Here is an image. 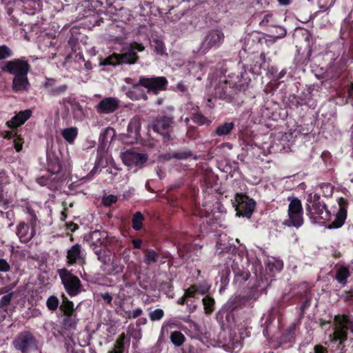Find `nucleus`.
Instances as JSON below:
<instances>
[{
	"instance_id": "nucleus-22",
	"label": "nucleus",
	"mask_w": 353,
	"mask_h": 353,
	"mask_svg": "<svg viewBox=\"0 0 353 353\" xmlns=\"http://www.w3.org/2000/svg\"><path fill=\"white\" fill-rule=\"evenodd\" d=\"M338 204L339 210L335 214L334 220L327 227L329 229H336L341 228L347 219V210L348 205L347 201L345 199L341 197L339 199Z\"/></svg>"
},
{
	"instance_id": "nucleus-42",
	"label": "nucleus",
	"mask_w": 353,
	"mask_h": 353,
	"mask_svg": "<svg viewBox=\"0 0 353 353\" xmlns=\"http://www.w3.org/2000/svg\"><path fill=\"white\" fill-rule=\"evenodd\" d=\"M14 292H10L3 295L0 299V311L3 310L6 312L7 307L10 305L12 299L13 298Z\"/></svg>"
},
{
	"instance_id": "nucleus-37",
	"label": "nucleus",
	"mask_w": 353,
	"mask_h": 353,
	"mask_svg": "<svg viewBox=\"0 0 353 353\" xmlns=\"http://www.w3.org/2000/svg\"><path fill=\"white\" fill-rule=\"evenodd\" d=\"M295 330L296 325H291L288 329H286L281 336V341L282 343H289L292 341L295 337Z\"/></svg>"
},
{
	"instance_id": "nucleus-9",
	"label": "nucleus",
	"mask_w": 353,
	"mask_h": 353,
	"mask_svg": "<svg viewBox=\"0 0 353 353\" xmlns=\"http://www.w3.org/2000/svg\"><path fill=\"white\" fill-rule=\"evenodd\" d=\"M312 287L307 282L299 283L294 289L293 298L295 300L301 301L302 303L299 307V320H301L305 314V311L311 306L312 301Z\"/></svg>"
},
{
	"instance_id": "nucleus-5",
	"label": "nucleus",
	"mask_w": 353,
	"mask_h": 353,
	"mask_svg": "<svg viewBox=\"0 0 353 353\" xmlns=\"http://www.w3.org/2000/svg\"><path fill=\"white\" fill-rule=\"evenodd\" d=\"M145 47L142 43L132 42L127 49H123L121 53L114 52L105 58L101 62L103 65L117 66L119 65H132L137 63L139 57L137 52H142Z\"/></svg>"
},
{
	"instance_id": "nucleus-27",
	"label": "nucleus",
	"mask_w": 353,
	"mask_h": 353,
	"mask_svg": "<svg viewBox=\"0 0 353 353\" xmlns=\"http://www.w3.org/2000/svg\"><path fill=\"white\" fill-rule=\"evenodd\" d=\"M312 90L309 88L305 92H302L298 95H290V101L296 108L304 105H307L312 100Z\"/></svg>"
},
{
	"instance_id": "nucleus-12",
	"label": "nucleus",
	"mask_w": 353,
	"mask_h": 353,
	"mask_svg": "<svg viewBox=\"0 0 353 353\" xmlns=\"http://www.w3.org/2000/svg\"><path fill=\"white\" fill-rule=\"evenodd\" d=\"M174 123V117L172 115L159 114L152 121L151 128L154 132L159 134L163 143L171 140L170 128Z\"/></svg>"
},
{
	"instance_id": "nucleus-25",
	"label": "nucleus",
	"mask_w": 353,
	"mask_h": 353,
	"mask_svg": "<svg viewBox=\"0 0 353 353\" xmlns=\"http://www.w3.org/2000/svg\"><path fill=\"white\" fill-rule=\"evenodd\" d=\"M148 159V157L146 154L130 150H128L123 153V161L128 165L134 164L136 166H141Z\"/></svg>"
},
{
	"instance_id": "nucleus-64",
	"label": "nucleus",
	"mask_w": 353,
	"mask_h": 353,
	"mask_svg": "<svg viewBox=\"0 0 353 353\" xmlns=\"http://www.w3.org/2000/svg\"><path fill=\"white\" fill-rule=\"evenodd\" d=\"M38 221L37 217L29 218L28 223L27 224L29 225L31 229L36 230L37 222Z\"/></svg>"
},
{
	"instance_id": "nucleus-48",
	"label": "nucleus",
	"mask_w": 353,
	"mask_h": 353,
	"mask_svg": "<svg viewBox=\"0 0 353 353\" xmlns=\"http://www.w3.org/2000/svg\"><path fill=\"white\" fill-rule=\"evenodd\" d=\"M230 274V270L227 268L225 270H223L221 272V287L220 289V291L222 289H224L226 285L229 283V275Z\"/></svg>"
},
{
	"instance_id": "nucleus-52",
	"label": "nucleus",
	"mask_w": 353,
	"mask_h": 353,
	"mask_svg": "<svg viewBox=\"0 0 353 353\" xmlns=\"http://www.w3.org/2000/svg\"><path fill=\"white\" fill-rule=\"evenodd\" d=\"M335 1L336 0H318V4L321 9L326 10L332 7Z\"/></svg>"
},
{
	"instance_id": "nucleus-50",
	"label": "nucleus",
	"mask_w": 353,
	"mask_h": 353,
	"mask_svg": "<svg viewBox=\"0 0 353 353\" xmlns=\"http://www.w3.org/2000/svg\"><path fill=\"white\" fill-rule=\"evenodd\" d=\"M118 200L117 196L113 194H110L108 196H104L102 199L103 204L105 206L110 207L112 204L115 203Z\"/></svg>"
},
{
	"instance_id": "nucleus-14",
	"label": "nucleus",
	"mask_w": 353,
	"mask_h": 353,
	"mask_svg": "<svg viewBox=\"0 0 353 353\" xmlns=\"http://www.w3.org/2000/svg\"><path fill=\"white\" fill-rule=\"evenodd\" d=\"M235 210L236 215L246 218H250L256 207L255 201L249 197L246 194L237 193L235 195Z\"/></svg>"
},
{
	"instance_id": "nucleus-11",
	"label": "nucleus",
	"mask_w": 353,
	"mask_h": 353,
	"mask_svg": "<svg viewBox=\"0 0 353 353\" xmlns=\"http://www.w3.org/2000/svg\"><path fill=\"white\" fill-rule=\"evenodd\" d=\"M287 219L283 221V225L299 229L303 225V209L301 201L298 198H293L288 205Z\"/></svg>"
},
{
	"instance_id": "nucleus-18",
	"label": "nucleus",
	"mask_w": 353,
	"mask_h": 353,
	"mask_svg": "<svg viewBox=\"0 0 353 353\" xmlns=\"http://www.w3.org/2000/svg\"><path fill=\"white\" fill-rule=\"evenodd\" d=\"M242 328H234L232 330L228 335V339L225 344L228 348L232 352H239L242 345H243V340L245 336L248 335L247 333L244 334L242 332Z\"/></svg>"
},
{
	"instance_id": "nucleus-20",
	"label": "nucleus",
	"mask_w": 353,
	"mask_h": 353,
	"mask_svg": "<svg viewBox=\"0 0 353 353\" xmlns=\"http://www.w3.org/2000/svg\"><path fill=\"white\" fill-rule=\"evenodd\" d=\"M43 88L49 95L57 97L65 94L69 89V85L67 83H58L56 79L46 78Z\"/></svg>"
},
{
	"instance_id": "nucleus-62",
	"label": "nucleus",
	"mask_w": 353,
	"mask_h": 353,
	"mask_svg": "<svg viewBox=\"0 0 353 353\" xmlns=\"http://www.w3.org/2000/svg\"><path fill=\"white\" fill-rule=\"evenodd\" d=\"M100 296L106 304H108V305L111 304L112 301V296L110 293H108V292L101 293L100 294Z\"/></svg>"
},
{
	"instance_id": "nucleus-46",
	"label": "nucleus",
	"mask_w": 353,
	"mask_h": 353,
	"mask_svg": "<svg viewBox=\"0 0 353 353\" xmlns=\"http://www.w3.org/2000/svg\"><path fill=\"white\" fill-rule=\"evenodd\" d=\"M152 46L154 47V51L158 54H163L165 52V47L163 42L160 39H154L152 41Z\"/></svg>"
},
{
	"instance_id": "nucleus-55",
	"label": "nucleus",
	"mask_w": 353,
	"mask_h": 353,
	"mask_svg": "<svg viewBox=\"0 0 353 353\" xmlns=\"http://www.w3.org/2000/svg\"><path fill=\"white\" fill-rule=\"evenodd\" d=\"M23 139L20 135H16L14 140V147L17 152H20L22 150Z\"/></svg>"
},
{
	"instance_id": "nucleus-49",
	"label": "nucleus",
	"mask_w": 353,
	"mask_h": 353,
	"mask_svg": "<svg viewBox=\"0 0 353 353\" xmlns=\"http://www.w3.org/2000/svg\"><path fill=\"white\" fill-rule=\"evenodd\" d=\"M186 137L188 139L196 140L199 137V133L197 130V128L194 126H188L187 132H186Z\"/></svg>"
},
{
	"instance_id": "nucleus-19",
	"label": "nucleus",
	"mask_w": 353,
	"mask_h": 353,
	"mask_svg": "<svg viewBox=\"0 0 353 353\" xmlns=\"http://www.w3.org/2000/svg\"><path fill=\"white\" fill-rule=\"evenodd\" d=\"M119 102L116 97H105L95 106V110L99 114H112L119 109Z\"/></svg>"
},
{
	"instance_id": "nucleus-53",
	"label": "nucleus",
	"mask_w": 353,
	"mask_h": 353,
	"mask_svg": "<svg viewBox=\"0 0 353 353\" xmlns=\"http://www.w3.org/2000/svg\"><path fill=\"white\" fill-rule=\"evenodd\" d=\"M4 190L1 184H0V204L3 205L4 209H7L8 208V205L10 203L9 200L4 196Z\"/></svg>"
},
{
	"instance_id": "nucleus-47",
	"label": "nucleus",
	"mask_w": 353,
	"mask_h": 353,
	"mask_svg": "<svg viewBox=\"0 0 353 353\" xmlns=\"http://www.w3.org/2000/svg\"><path fill=\"white\" fill-rule=\"evenodd\" d=\"M12 55L13 52L8 46L6 45L0 46V60L10 58Z\"/></svg>"
},
{
	"instance_id": "nucleus-17",
	"label": "nucleus",
	"mask_w": 353,
	"mask_h": 353,
	"mask_svg": "<svg viewBox=\"0 0 353 353\" xmlns=\"http://www.w3.org/2000/svg\"><path fill=\"white\" fill-rule=\"evenodd\" d=\"M90 248L97 255V259L103 265H107L111 261L112 250L105 241L98 239L90 244Z\"/></svg>"
},
{
	"instance_id": "nucleus-15",
	"label": "nucleus",
	"mask_w": 353,
	"mask_h": 353,
	"mask_svg": "<svg viewBox=\"0 0 353 353\" xmlns=\"http://www.w3.org/2000/svg\"><path fill=\"white\" fill-rule=\"evenodd\" d=\"M224 34L219 30H211L203 38L199 48L201 54H206L212 48H219L224 41Z\"/></svg>"
},
{
	"instance_id": "nucleus-59",
	"label": "nucleus",
	"mask_w": 353,
	"mask_h": 353,
	"mask_svg": "<svg viewBox=\"0 0 353 353\" xmlns=\"http://www.w3.org/2000/svg\"><path fill=\"white\" fill-rule=\"evenodd\" d=\"M278 73V69L276 66H268L267 69V74L270 76V78H272V80H274V77L276 76Z\"/></svg>"
},
{
	"instance_id": "nucleus-56",
	"label": "nucleus",
	"mask_w": 353,
	"mask_h": 353,
	"mask_svg": "<svg viewBox=\"0 0 353 353\" xmlns=\"http://www.w3.org/2000/svg\"><path fill=\"white\" fill-rule=\"evenodd\" d=\"M287 74V69L284 68L277 73L276 76L274 77V81L276 84L283 82V77Z\"/></svg>"
},
{
	"instance_id": "nucleus-39",
	"label": "nucleus",
	"mask_w": 353,
	"mask_h": 353,
	"mask_svg": "<svg viewBox=\"0 0 353 353\" xmlns=\"http://www.w3.org/2000/svg\"><path fill=\"white\" fill-rule=\"evenodd\" d=\"M234 279L237 281L245 282L250 277V272L248 270L242 268L234 269Z\"/></svg>"
},
{
	"instance_id": "nucleus-43",
	"label": "nucleus",
	"mask_w": 353,
	"mask_h": 353,
	"mask_svg": "<svg viewBox=\"0 0 353 353\" xmlns=\"http://www.w3.org/2000/svg\"><path fill=\"white\" fill-rule=\"evenodd\" d=\"M59 305V299L54 296H50L46 301V307L50 311H55Z\"/></svg>"
},
{
	"instance_id": "nucleus-7",
	"label": "nucleus",
	"mask_w": 353,
	"mask_h": 353,
	"mask_svg": "<svg viewBox=\"0 0 353 353\" xmlns=\"http://www.w3.org/2000/svg\"><path fill=\"white\" fill-rule=\"evenodd\" d=\"M306 211L307 216L314 223L325 224L332 218L325 203L318 194L308 196Z\"/></svg>"
},
{
	"instance_id": "nucleus-4",
	"label": "nucleus",
	"mask_w": 353,
	"mask_h": 353,
	"mask_svg": "<svg viewBox=\"0 0 353 353\" xmlns=\"http://www.w3.org/2000/svg\"><path fill=\"white\" fill-rule=\"evenodd\" d=\"M168 81L165 77H148L141 76L138 82L134 84L127 92V96L132 100L143 99L148 100V95L140 88L143 87L147 89L148 93L158 94L161 91L166 90Z\"/></svg>"
},
{
	"instance_id": "nucleus-13",
	"label": "nucleus",
	"mask_w": 353,
	"mask_h": 353,
	"mask_svg": "<svg viewBox=\"0 0 353 353\" xmlns=\"http://www.w3.org/2000/svg\"><path fill=\"white\" fill-rule=\"evenodd\" d=\"M0 68L4 72L17 76L28 74L31 66L26 58L22 57L10 61L1 62L0 63Z\"/></svg>"
},
{
	"instance_id": "nucleus-38",
	"label": "nucleus",
	"mask_w": 353,
	"mask_h": 353,
	"mask_svg": "<svg viewBox=\"0 0 353 353\" xmlns=\"http://www.w3.org/2000/svg\"><path fill=\"white\" fill-rule=\"evenodd\" d=\"M170 339L171 342L176 347H179L183 345L185 341V336L184 334L178 330L172 332L170 336Z\"/></svg>"
},
{
	"instance_id": "nucleus-34",
	"label": "nucleus",
	"mask_w": 353,
	"mask_h": 353,
	"mask_svg": "<svg viewBox=\"0 0 353 353\" xmlns=\"http://www.w3.org/2000/svg\"><path fill=\"white\" fill-rule=\"evenodd\" d=\"M126 339V336L125 333H121L114 345V348L112 350H110L108 353H124L125 350V341Z\"/></svg>"
},
{
	"instance_id": "nucleus-45",
	"label": "nucleus",
	"mask_w": 353,
	"mask_h": 353,
	"mask_svg": "<svg viewBox=\"0 0 353 353\" xmlns=\"http://www.w3.org/2000/svg\"><path fill=\"white\" fill-rule=\"evenodd\" d=\"M148 315L150 321H157L161 320L163 318L165 312L163 310L157 308L153 311H151Z\"/></svg>"
},
{
	"instance_id": "nucleus-10",
	"label": "nucleus",
	"mask_w": 353,
	"mask_h": 353,
	"mask_svg": "<svg viewBox=\"0 0 353 353\" xmlns=\"http://www.w3.org/2000/svg\"><path fill=\"white\" fill-rule=\"evenodd\" d=\"M12 345L21 353H30L39 350V341L30 331L18 333L12 341Z\"/></svg>"
},
{
	"instance_id": "nucleus-21",
	"label": "nucleus",
	"mask_w": 353,
	"mask_h": 353,
	"mask_svg": "<svg viewBox=\"0 0 353 353\" xmlns=\"http://www.w3.org/2000/svg\"><path fill=\"white\" fill-rule=\"evenodd\" d=\"M141 122L139 119L133 117L130 119L127 127V133L123 134L127 143H134L141 137Z\"/></svg>"
},
{
	"instance_id": "nucleus-8",
	"label": "nucleus",
	"mask_w": 353,
	"mask_h": 353,
	"mask_svg": "<svg viewBox=\"0 0 353 353\" xmlns=\"http://www.w3.org/2000/svg\"><path fill=\"white\" fill-rule=\"evenodd\" d=\"M57 272L65 291L70 296H76L81 292L85 291L79 278L72 273L70 270L63 268L58 269Z\"/></svg>"
},
{
	"instance_id": "nucleus-3",
	"label": "nucleus",
	"mask_w": 353,
	"mask_h": 353,
	"mask_svg": "<svg viewBox=\"0 0 353 353\" xmlns=\"http://www.w3.org/2000/svg\"><path fill=\"white\" fill-rule=\"evenodd\" d=\"M248 302V299L241 296H235L228 301L225 304V320L228 324H233L238 328L247 330L251 322L250 310L247 305Z\"/></svg>"
},
{
	"instance_id": "nucleus-16",
	"label": "nucleus",
	"mask_w": 353,
	"mask_h": 353,
	"mask_svg": "<svg viewBox=\"0 0 353 353\" xmlns=\"http://www.w3.org/2000/svg\"><path fill=\"white\" fill-rule=\"evenodd\" d=\"M336 323L333 332V340L343 342L347 339V332L351 323L350 319L347 315H336L334 316Z\"/></svg>"
},
{
	"instance_id": "nucleus-32",
	"label": "nucleus",
	"mask_w": 353,
	"mask_h": 353,
	"mask_svg": "<svg viewBox=\"0 0 353 353\" xmlns=\"http://www.w3.org/2000/svg\"><path fill=\"white\" fill-rule=\"evenodd\" d=\"M78 321L77 314L63 315L61 322L62 327L65 330H74L77 329Z\"/></svg>"
},
{
	"instance_id": "nucleus-51",
	"label": "nucleus",
	"mask_w": 353,
	"mask_h": 353,
	"mask_svg": "<svg viewBox=\"0 0 353 353\" xmlns=\"http://www.w3.org/2000/svg\"><path fill=\"white\" fill-rule=\"evenodd\" d=\"M125 318L127 319H136L140 316L143 314V310L138 307L136 310L132 311H125Z\"/></svg>"
},
{
	"instance_id": "nucleus-40",
	"label": "nucleus",
	"mask_w": 353,
	"mask_h": 353,
	"mask_svg": "<svg viewBox=\"0 0 353 353\" xmlns=\"http://www.w3.org/2000/svg\"><path fill=\"white\" fill-rule=\"evenodd\" d=\"M191 119L194 123L199 125H203L205 124L209 125L211 123V121L201 112L194 113L191 117Z\"/></svg>"
},
{
	"instance_id": "nucleus-61",
	"label": "nucleus",
	"mask_w": 353,
	"mask_h": 353,
	"mask_svg": "<svg viewBox=\"0 0 353 353\" xmlns=\"http://www.w3.org/2000/svg\"><path fill=\"white\" fill-rule=\"evenodd\" d=\"M176 91L180 92L181 93H185L188 92V86L183 81H180L176 84Z\"/></svg>"
},
{
	"instance_id": "nucleus-33",
	"label": "nucleus",
	"mask_w": 353,
	"mask_h": 353,
	"mask_svg": "<svg viewBox=\"0 0 353 353\" xmlns=\"http://www.w3.org/2000/svg\"><path fill=\"white\" fill-rule=\"evenodd\" d=\"M63 139L70 144H73L78 136V129L75 127L65 128L61 132Z\"/></svg>"
},
{
	"instance_id": "nucleus-6",
	"label": "nucleus",
	"mask_w": 353,
	"mask_h": 353,
	"mask_svg": "<svg viewBox=\"0 0 353 353\" xmlns=\"http://www.w3.org/2000/svg\"><path fill=\"white\" fill-rule=\"evenodd\" d=\"M61 170L60 160L57 157L47 156L48 174L37 178L36 181L41 186H46L50 190H57L61 185L62 177L59 175Z\"/></svg>"
},
{
	"instance_id": "nucleus-26",
	"label": "nucleus",
	"mask_w": 353,
	"mask_h": 353,
	"mask_svg": "<svg viewBox=\"0 0 353 353\" xmlns=\"http://www.w3.org/2000/svg\"><path fill=\"white\" fill-rule=\"evenodd\" d=\"M32 112L30 109H27L23 111L19 112L16 114L10 120L6 123V126L12 130L17 128L25 123L30 117L32 116Z\"/></svg>"
},
{
	"instance_id": "nucleus-29",
	"label": "nucleus",
	"mask_w": 353,
	"mask_h": 353,
	"mask_svg": "<svg viewBox=\"0 0 353 353\" xmlns=\"http://www.w3.org/2000/svg\"><path fill=\"white\" fill-rule=\"evenodd\" d=\"M350 276L349 268L345 265H340L336 270L334 279L339 283L345 286L347 283V279Z\"/></svg>"
},
{
	"instance_id": "nucleus-1",
	"label": "nucleus",
	"mask_w": 353,
	"mask_h": 353,
	"mask_svg": "<svg viewBox=\"0 0 353 353\" xmlns=\"http://www.w3.org/2000/svg\"><path fill=\"white\" fill-rule=\"evenodd\" d=\"M227 69L221 68L223 79L221 77L215 84L212 95L214 98L231 102L235 96L248 87V82L241 72H231L228 74Z\"/></svg>"
},
{
	"instance_id": "nucleus-44",
	"label": "nucleus",
	"mask_w": 353,
	"mask_h": 353,
	"mask_svg": "<svg viewBox=\"0 0 353 353\" xmlns=\"http://www.w3.org/2000/svg\"><path fill=\"white\" fill-rule=\"evenodd\" d=\"M0 272L6 273V275L7 274H10V275H12V276L14 275L12 266L7 260L3 258H0Z\"/></svg>"
},
{
	"instance_id": "nucleus-36",
	"label": "nucleus",
	"mask_w": 353,
	"mask_h": 353,
	"mask_svg": "<svg viewBox=\"0 0 353 353\" xmlns=\"http://www.w3.org/2000/svg\"><path fill=\"white\" fill-rule=\"evenodd\" d=\"M145 219L143 214L138 211L136 212L132 218V228L136 231H139L143 228V222Z\"/></svg>"
},
{
	"instance_id": "nucleus-60",
	"label": "nucleus",
	"mask_w": 353,
	"mask_h": 353,
	"mask_svg": "<svg viewBox=\"0 0 353 353\" xmlns=\"http://www.w3.org/2000/svg\"><path fill=\"white\" fill-rule=\"evenodd\" d=\"M314 353H328V350L326 347L317 344L314 347Z\"/></svg>"
},
{
	"instance_id": "nucleus-31",
	"label": "nucleus",
	"mask_w": 353,
	"mask_h": 353,
	"mask_svg": "<svg viewBox=\"0 0 353 353\" xmlns=\"http://www.w3.org/2000/svg\"><path fill=\"white\" fill-rule=\"evenodd\" d=\"M61 301L59 310L63 315L77 314L74 307V303L70 301L63 293L61 294Z\"/></svg>"
},
{
	"instance_id": "nucleus-54",
	"label": "nucleus",
	"mask_w": 353,
	"mask_h": 353,
	"mask_svg": "<svg viewBox=\"0 0 353 353\" xmlns=\"http://www.w3.org/2000/svg\"><path fill=\"white\" fill-rule=\"evenodd\" d=\"M270 271H273L275 269L276 271L280 272L283 266V262L281 261H275L274 262H269L268 264Z\"/></svg>"
},
{
	"instance_id": "nucleus-24",
	"label": "nucleus",
	"mask_w": 353,
	"mask_h": 353,
	"mask_svg": "<svg viewBox=\"0 0 353 353\" xmlns=\"http://www.w3.org/2000/svg\"><path fill=\"white\" fill-rule=\"evenodd\" d=\"M35 234L36 230L31 229L29 225L24 221H20L17 226L16 234L21 243H28Z\"/></svg>"
},
{
	"instance_id": "nucleus-35",
	"label": "nucleus",
	"mask_w": 353,
	"mask_h": 353,
	"mask_svg": "<svg viewBox=\"0 0 353 353\" xmlns=\"http://www.w3.org/2000/svg\"><path fill=\"white\" fill-rule=\"evenodd\" d=\"M144 253V262L150 265L151 263H155L157 262L159 254L153 249H145L143 251Z\"/></svg>"
},
{
	"instance_id": "nucleus-2",
	"label": "nucleus",
	"mask_w": 353,
	"mask_h": 353,
	"mask_svg": "<svg viewBox=\"0 0 353 353\" xmlns=\"http://www.w3.org/2000/svg\"><path fill=\"white\" fill-rule=\"evenodd\" d=\"M211 285L206 281L199 283H194L184 290L183 295L177 300V304L180 305H186L187 311L192 314L194 313L198 307L196 301V295H203L202 299L204 312L207 315H210L215 310V300L208 294Z\"/></svg>"
},
{
	"instance_id": "nucleus-23",
	"label": "nucleus",
	"mask_w": 353,
	"mask_h": 353,
	"mask_svg": "<svg viewBox=\"0 0 353 353\" xmlns=\"http://www.w3.org/2000/svg\"><path fill=\"white\" fill-rule=\"evenodd\" d=\"M85 263V256L81 250V245L79 243L73 245L67 251L66 264L68 266L75 264L83 265Z\"/></svg>"
},
{
	"instance_id": "nucleus-28",
	"label": "nucleus",
	"mask_w": 353,
	"mask_h": 353,
	"mask_svg": "<svg viewBox=\"0 0 353 353\" xmlns=\"http://www.w3.org/2000/svg\"><path fill=\"white\" fill-rule=\"evenodd\" d=\"M30 83L28 78V74L14 76L12 79V90L15 92L28 91Z\"/></svg>"
},
{
	"instance_id": "nucleus-57",
	"label": "nucleus",
	"mask_w": 353,
	"mask_h": 353,
	"mask_svg": "<svg viewBox=\"0 0 353 353\" xmlns=\"http://www.w3.org/2000/svg\"><path fill=\"white\" fill-rule=\"evenodd\" d=\"M162 288L165 290L167 296H170V293L173 294L174 286L171 281L163 283L162 284ZM170 296L172 297V295H170Z\"/></svg>"
},
{
	"instance_id": "nucleus-58",
	"label": "nucleus",
	"mask_w": 353,
	"mask_h": 353,
	"mask_svg": "<svg viewBox=\"0 0 353 353\" xmlns=\"http://www.w3.org/2000/svg\"><path fill=\"white\" fill-rule=\"evenodd\" d=\"M13 278L10 274H7L5 276H3V273L0 272V283L2 285H6L12 281Z\"/></svg>"
},
{
	"instance_id": "nucleus-63",
	"label": "nucleus",
	"mask_w": 353,
	"mask_h": 353,
	"mask_svg": "<svg viewBox=\"0 0 353 353\" xmlns=\"http://www.w3.org/2000/svg\"><path fill=\"white\" fill-rule=\"evenodd\" d=\"M66 353H82L83 351L80 350H76L72 345L70 344L65 345Z\"/></svg>"
},
{
	"instance_id": "nucleus-41",
	"label": "nucleus",
	"mask_w": 353,
	"mask_h": 353,
	"mask_svg": "<svg viewBox=\"0 0 353 353\" xmlns=\"http://www.w3.org/2000/svg\"><path fill=\"white\" fill-rule=\"evenodd\" d=\"M193 153L190 150L186 149L182 151L174 152L172 153V158L184 160L192 157Z\"/></svg>"
},
{
	"instance_id": "nucleus-30",
	"label": "nucleus",
	"mask_w": 353,
	"mask_h": 353,
	"mask_svg": "<svg viewBox=\"0 0 353 353\" xmlns=\"http://www.w3.org/2000/svg\"><path fill=\"white\" fill-rule=\"evenodd\" d=\"M234 128V123L233 122H225L219 124L216 129L212 132V136L223 137L228 135L231 133L232 130Z\"/></svg>"
}]
</instances>
